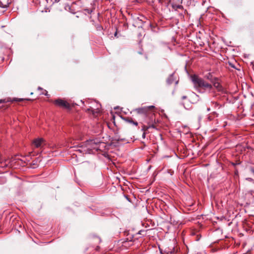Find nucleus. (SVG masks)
Instances as JSON below:
<instances>
[{
  "mask_svg": "<svg viewBox=\"0 0 254 254\" xmlns=\"http://www.w3.org/2000/svg\"><path fill=\"white\" fill-rule=\"evenodd\" d=\"M149 127L154 128L155 127H154V125H152L151 126H146L144 125L142 127V130L144 132H145V131L147 130Z\"/></svg>",
  "mask_w": 254,
  "mask_h": 254,
  "instance_id": "12",
  "label": "nucleus"
},
{
  "mask_svg": "<svg viewBox=\"0 0 254 254\" xmlns=\"http://www.w3.org/2000/svg\"><path fill=\"white\" fill-rule=\"evenodd\" d=\"M59 1V0H55V2H57V1Z\"/></svg>",
  "mask_w": 254,
  "mask_h": 254,
  "instance_id": "27",
  "label": "nucleus"
},
{
  "mask_svg": "<svg viewBox=\"0 0 254 254\" xmlns=\"http://www.w3.org/2000/svg\"><path fill=\"white\" fill-rule=\"evenodd\" d=\"M53 103L56 106L59 107L60 108L66 109H70V104L67 101L64 99L58 98L54 101Z\"/></svg>",
  "mask_w": 254,
  "mask_h": 254,
  "instance_id": "2",
  "label": "nucleus"
},
{
  "mask_svg": "<svg viewBox=\"0 0 254 254\" xmlns=\"http://www.w3.org/2000/svg\"><path fill=\"white\" fill-rule=\"evenodd\" d=\"M38 90H43V91L44 90L43 89V88H41V87H39L38 88Z\"/></svg>",
  "mask_w": 254,
  "mask_h": 254,
  "instance_id": "22",
  "label": "nucleus"
},
{
  "mask_svg": "<svg viewBox=\"0 0 254 254\" xmlns=\"http://www.w3.org/2000/svg\"><path fill=\"white\" fill-rule=\"evenodd\" d=\"M187 97L186 96H182V99L183 100L186 99H187Z\"/></svg>",
  "mask_w": 254,
  "mask_h": 254,
  "instance_id": "20",
  "label": "nucleus"
},
{
  "mask_svg": "<svg viewBox=\"0 0 254 254\" xmlns=\"http://www.w3.org/2000/svg\"><path fill=\"white\" fill-rule=\"evenodd\" d=\"M207 111L208 112L210 111V108H207Z\"/></svg>",
  "mask_w": 254,
  "mask_h": 254,
  "instance_id": "24",
  "label": "nucleus"
},
{
  "mask_svg": "<svg viewBox=\"0 0 254 254\" xmlns=\"http://www.w3.org/2000/svg\"><path fill=\"white\" fill-rule=\"evenodd\" d=\"M206 78L209 80L211 82L213 81V80H214L216 78L213 77L212 75L210 73H208L205 75Z\"/></svg>",
  "mask_w": 254,
  "mask_h": 254,
  "instance_id": "11",
  "label": "nucleus"
},
{
  "mask_svg": "<svg viewBox=\"0 0 254 254\" xmlns=\"http://www.w3.org/2000/svg\"><path fill=\"white\" fill-rule=\"evenodd\" d=\"M211 83L213 84L214 87L218 91L224 93H226L225 90L218 82L217 78H216Z\"/></svg>",
  "mask_w": 254,
  "mask_h": 254,
  "instance_id": "5",
  "label": "nucleus"
},
{
  "mask_svg": "<svg viewBox=\"0 0 254 254\" xmlns=\"http://www.w3.org/2000/svg\"><path fill=\"white\" fill-rule=\"evenodd\" d=\"M96 29L98 31H101L103 29V27L100 24H97L95 25Z\"/></svg>",
  "mask_w": 254,
  "mask_h": 254,
  "instance_id": "14",
  "label": "nucleus"
},
{
  "mask_svg": "<svg viewBox=\"0 0 254 254\" xmlns=\"http://www.w3.org/2000/svg\"><path fill=\"white\" fill-rule=\"evenodd\" d=\"M214 117L210 114L208 117H207V119L209 121H211L213 119Z\"/></svg>",
  "mask_w": 254,
  "mask_h": 254,
  "instance_id": "16",
  "label": "nucleus"
},
{
  "mask_svg": "<svg viewBox=\"0 0 254 254\" xmlns=\"http://www.w3.org/2000/svg\"><path fill=\"white\" fill-rule=\"evenodd\" d=\"M211 103L215 109H219L222 107V105L217 102L212 101Z\"/></svg>",
  "mask_w": 254,
  "mask_h": 254,
  "instance_id": "8",
  "label": "nucleus"
},
{
  "mask_svg": "<svg viewBox=\"0 0 254 254\" xmlns=\"http://www.w3.org/2000/svg\"><path fill=\"white\" fill-rule=\"evenodd\" d=\"M125 120L130 124H132L133 125H135V126H137L138 125V123L136 121H134L132 119L127 118L125 119Z\"/></svg>",
  "mask_w": 254,
  "mask_h": 254,
  "instance_id": "10",
  "label": "nucleus"
},
{
  "mask_svg": "<svg viewBox=\"0 0 254 254\" xmlns=\"http://www.w3.org/2000/svg\"><path fill=\"white\" fill-rule=\"evenodd\" d=\"M41 94H44L46 96H48L49 95L48 94V92L46 90H43V92H42Z\"/></svg>",
  "mask_w": 254,
  "mask_h": 254,
  "instance_id": "18",
  "label": "nucleus"
},
{
  "mask_svg": "<svg viewBox=\"0 0 254 254\" xmlns=\"http://www.w3.org/2000/svg\"><path fill=\"white\" fill-rule=\"evenodd\" d=\"M169 1H170V0H169Z\"/></svg>",
  "mask_w": 254,
  "mask_h": 254,
  "instance_id": "28",
  "label": "nucleus"
},
{
  "mask_svg": "<svg viewBox=\"0 0 254 254\" xmlns=\"http://www.w3.org/2000/svg\"><path fill=\"white\" fill-rule=\"evenodd\" d=\"M10 2L11 1H9L8 0L6 2H3L0 0V7L2 8H6L8 6Z\"/></svg>",
  "mask_w": 254,
  "mask_h": 254,
  "instance_id": "9",
  "label": "nucleus"
},
{
  "mask_svg": "<svg viewBox=\"0 0 254 254\" xmlns=\"http://www.w3.org/2000/svg\"><path fill=\"white\" fill-rule=\"evenodd\" d=\"M32 144L36 148H42L45 144V141L42 138H38L33 141Z\"/></svg>",
  "mask_w": 254,
  "mask_h": 254,
  "instance_id": "4",
  "label": "nucleus"
},
{
  "mask_svg": "<svg viewBox=\"0 0 254 254\" xmlns=\"http://www.w3.org/2000/svg\"><path fill=\"white\" fill-rule=\"evenodd\" d=\"M161 254H174L176 253V250L174 247H172L171 248L166 249L164 252L160 251Z\"/></svg>",
  "mask_w": 254,
  "mask_h": 254,
  "instance_id": "6",
  "label": "nucleus"
},
{
  "mask_svg": "<svg viewBox=\"0 0 254 254\" xmlns=\"http://www.w3.org/2000/svg\"><path fill=\"white\" fill-rule=\"evenodd\" d=\"M176 79L174 77V74H171L167 79V82L168 84H171L175 82Z\"/></svg>",
  "mask_w": 254,
  "mask_h": 254,
  "instance_id": "7",
  "label": "nucleus"
},
{
  "mask_svg": "<svg viewBox=\"0 0 254 254\" xmlns=\"http://www.w3.org/2000/svg\"><path fill=\"white\" fill-rule=\"evenodd\" d=\"M4 102V100H0V103H3Z\"/></svg>",
  "mask_w": 254,
  "mask_h": 254,
  "instance_id": "23",
  "label": "nucleus"
},
{
  "mask_svg": "<svg viewBox=\"0 0 254 254\" xmlns=\"http://www.w3.org/2000/svg\"><path fill=\"white\" fill-rule=\"evenodd\" d=\"M94 9V8H88L84 9V11H86L88 14H90Z\"/></svg>",
  "mask_w": 254,
  "mask_h": 254,
  "instance_id": "13",
  "label": "nucleus"
},
{
  "mask_svg": "<svg viewBox=\"0 0 254 254\" xmlns=\"http://www.w3.org/2000/svg\"><path fill=\"white\" fill-rule=\"evenodd\" d=\"M115 140L117 141H124L125 140V139L120 138V137H117V136H116Z\"/></svg>",
  "mask_w": 254,
  "mask_h": 254,
  "instance_id": "17",
  "label": "nucleus"
},
{
  "mask_svg": "<svg viewBox=\"0 0 254 254\" xmlns=\"http://www.w3.org/2000/svg\"><path fill=\"white\" fill-rule=\"evenodd\" d=\"M210 114L214 118L218 116V114L216 112H213Z\"/></svg>",
  "mask_w": 254,
  "mask_h": 254,
  "instance_id": "15",
  "label": "nucleus"
},
{
  "mask_svg": "<svg viewBox=\"0 0 254 254\" xmlns=\"http://www.w3.org/2000/svg\"><path fill=\"white\" fill-rule=\"evenodd\" d=\"M22 100V99H19L17 100V101H21Z\"/></svg>",
  "mask_w": 254,
  "mask_h": 254,
  "instance_id": "25",
  "label": "nucleus"
},
{
  "mask_svg": "<svg viewBox=\"0 0 254 254\" xmlns=\"http://www.w3.org/2000/svg\"><path fill=\"white\" fill-rule=\"evenodd\" d=\"M191 80L196 89L210 90L212 87L210 84L205 82L203 79L196 75H193L191 76Z\"/></svg>",
  "mask_w": 254,
  "mask_h": 254,
  "instance_id": "1",
  "label": "nucleus"
},
{
  "mask_svg": "<svg viewBox=\"0 0 254 254\" xmlns=\"http://www.w3.org/2000/svg\"><path fill=\"white\" fill-rule=\"evenodd\" d=\"M154 108H155V107L154 106H149L139 108L135 109L134 111H136L137 113L138 114L146 115L149 111L151 110Z\"/></svg>",
  "mask_w": 254,
  "mask_h": 254,
  "instance_id": "3",
  "label": "nucleus"
},
{
  "mask_svg": "<svg viewBox=\"0 0 254 254\" xmlns=\"http://www.w3.org/2000/svg\"><path fill=\"white\" fill-rule=\"evenodd\" d=\"M93 108H91V107H90V108H88V109H87V111H91L92 112H93Z\"/></svg>",
  "mask_w": 254,
  "mask_h": 254,
  "instance_id": "19",
  "label": "nucleus"
},
{
  "mask_svg": "<svg viewBox=\"0 0 254 254\" xmlns=\"http://www.w3.org/2000/svg\"><path fill=\"white\" fill-rule=\"evenodd\" d=\"M142 137L144 138L145 137V132H143V133L142 134Z\"/></svg>",
  "mask_w": 254,
  "mask_h": 254,
  "instance_id": "21",
  "label": "nucleus"
},
{
  "mask_svg": "<svg viewBox=\"0 0 254 254\" xmlns=\"http://www.w3.org/2000/svg\"><path fill=\"white\" fill-rule=\"evenodd\" d=\"M117 32H116L115 33V36H116L117 35Z\"/></svg>",
  "mask_w": 254,
  "mask_h": 254,
  "instance_id": "26",
  "label": "nucleus"
}]
</instances>
